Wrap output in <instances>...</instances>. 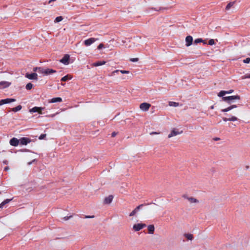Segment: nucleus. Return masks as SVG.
Instances as JSON below:
<instances>
[{
	"label": "nucleus",
	"instance_id": "obj_40",
	"mask_svg": "<svg viewBox=\"0 0 250 250\" xmlns=\"http://www.w3.org/2000/svg\"><path fill=\"white\" fill-rule=\"evenodd\" d=\"M71 217H72V216H65L63 218V220L64 221H66L67 220H68L69 219H70Z\"/></svg>",
	"mask_w": 250,
	"mask_h": 250
},
{
	"label": "nucleus",
	"instance_id": "obj_47",
	"mask_svg": "<svg viewBox=\"0 0 250 250\" xmlns=\"http://www.w3.org/2000/svg\"><path fill=\"white\" fill-rule=\"evenodd\" d=\"M116 134H117V133H116V132H112V134H111V136H112V137H115V136L116 135Z\"/></svg>",
	"mask_w": 250,
	"mask_h": 250
},
{
	"label": "nucleus",
	"instance_id": "obj_23",
	"mask_svg": "<svg viewBox=\"0 0 250 250\" xmlns=\"http://www.w3.org/2000/svg\"><path fill=\"white\" fill-rule=\"evenodd\" d=\"M105 63V61H102V62H97L93 63V66H99L102 65H104Z\"/></svg>",
	"mask_w": 250,
	"mask_h": 250
},
{
	"label": "nucleus",
	"instance_id": "obj_56",
	"mask_svg": "<svg viewBox=\"0 0 250 250\" xmlns=\"http://www.w3.org/2000/svg\"><path fill=\"white\" fill-rule=\"evenodd\" d=\"M248 55L250 56V53L248 54Z\"/></svg>",
	"mask_w": 250,
	"mask_h": 250
},
{
	"label": "nucleus",
	"instance_id": "obj_46",
	"mask_svg": "<svg viewBox=\"0 0 250 250\" xmlns=\"http://www.w3.org/2000/svg\"><path fill=\"white\" fill-rule=\"evenodd\" d=\"M38 69H39V67H34L33 69V70L34 72L37 71L38 72Z\"/></svg>",
	"mask_w": 250,
	"mask_h": 250
},
{
	"label": "nucleus",
	"instance_id": "obj_26",
	"mask_svg": "<svg viewBox=\"0 0 250 250\" xmlns=\"http://www.w3.org/2000/svg\"><path fill=\"white\" fill-rule=\"evenodd\" d=\"M179 104L178 103H176L174 102H169L168 103V105L170 106H174L176 107L179 105Z\"/></svg>",
	"mask_w": 250,
	"mask_h": 250
},
{
	"label": "nucleus",
	"instance_id": "obj_49",
	"mask_svg": "<svg viewBox=\"0 0 250 250\" xmlns=\"http://www.w3.org/2000/svg\"><path fill=\"white\" fill-rule=\"evenodd\" d=\"M58 114V113H55V114H52V115H49V116H48V117H54L55 116V115H56V114Z\"/></svg>",
	"mask_w": 250,
	"mask_h": 250
},
{
	"label": "nucleus",
	"instance_id": "obj_27",
	"mask_svg": "<svg viewBox=\"0 0 250 250\" xmlns=\"http://www.w3.org/2000/svg\"><path fill=\"white\" fill-rule=\"evenodd\" d=\"M21 108H22V106L21 105H19L17 106H16L14 108H13L12 109V110L14 112H17V111L20 110L21 109Z\"/></svg>",
	"mask_w": 250,
	"mask_h": 250
},
{
	"label": "nucleus",
	"instance_id": "obj_50",
	"mask_svg": "<svg viewBox=\"0 0 250 250\" xmlns=\"http://www.w3.org/2000/svg\"><path fill=\"white\" fill-rule=\"evenodd\" d=\"M158 133L156 132H152L151 133H150V134L151 135H152V134H158Z\"/></svg>",
	"mask_w": 250,
	"mask_h": 250
},
{
	"label": "nucleus",
	"instance_id": "obj_24",
	"mask_svg": "<svg viewBox=\"0 0 250 250\" xmlns=\"http://www.w3.org/2000/svg\"><path fill=\"white\" fill-rule=\"evenodd\" d=\"M188 200L191 203H197L199 202L198 200L192 197H190L189 198H188Z\"/></svg>",
	"mask_w": 250,
	"mask_h": 250
},
{
	"label": "nucleus",
	"instance_id": "obj_52",
	"mask_svg": "<svg viewBox=\"0 0 250 250\" xmlns=\"http://www.w3.org/2000/svg\"><path fill=\"white\" fill-rule=\"evenodd\" d=\"M8 167H5L4 168V170H8Z\"/></svg>",
	"mask_w": 250,
	"mask_h": 250
},
{
	"label": "nucleus",
	"instance_id": "obj_19",
	"mask_svg": "<svg viewBox=\"0 0 250 250\" xmlns=\"http://www.w3.org/2000/svg\"><path fill=\"white\" fill-rule=\"evenodd\" d=\"M148 233L150 234H153L154 232L155 228L154 225H150L147 227Z\"/></svg>",
	"mask_w": 250,
	"mask_h": 250
},
{
	"label": "nucleus",
	"instance_id": "obj_33",
	"mask_svg": "<svg viewBox=\"0 0 250 250\" xmlns=\"http://www.w3.org/2000/svg\"><path fill=\"white\" fill-rule=\"evenodd\" d=\"M242 79H250V74H246V75L242 76Z\"/></svg>",
	"mask_w": 250,
	"mask_h": 250
},
{
	"label": "nucleus",
	"instance_id": "obj_16",
	"mask_svg": "<svg viewBox=\"0 0 250 250\" xmlns=\"http://www.w3.org/2000/svg\"><path fill=\"white\" fill-rule=\"evenodd\" d=\"M61 102H62V99L60 97L53 98L49 101V103H54Z\"/></svg>",
	"mask_w": 250,
	"mask_h": 250
},
{
	"label": "nucleus",
	"instance_id": "obj_25",
	"mask_svg": "<svg viewBox=\"0 0 250 250\" xmlns=\"http://www.w3.org/2000/svg\"><path fill=\"white\" fill-rule=\"evenodd\" d=\"M184 235L185 237L188 240H192L193 238V236L191 234L186 233Z\"/></svg>",
	"mask_w": 250,
	"mask_h": 250
},
{
	"label": "nucleus",
	"instance_id": "obj_15",
	"mask_svg": "<svg viewBox=\"0 0 250 250\" xmlns=\"http://www.w3.org/2000/svg\"><path fill=\"white\" fill-rule=\"evenodd\" d=\"M10 85V83L8 82L2 81L0 82V88H4L8 87Z\"/></svg>",
	"mask_w": 250,
	"mask_h": 250
},
{
	"label": "nucleus",
	"instance_id": "obj_36",
	"mask_svg": "<svg viewBox=\"0 0 250 250\" xmlns=\"http://www.w3.org/2000/svg\"><path fill=\"white\" fill-rule=\"evenodd\" d=\"M214 43H215V42H214V40L213 39H210L209 40V41H208L209 45H212L214 44Z\"/></svg>",
	"mask_w": 250,
	"mask_h": 250
},
{
	"label": "nucleus",
	"instance_id": "obj_32",
	"mask_svg": "<svg viewBox=\"0 0 250 250\" xmlns=\"http://www.w3.org/2000/svg\"><path fill=\"white\" fill-rule=\"evenodd\" d=\"M44 69L42 67H39V69H38V73H41V74H42L43 75H44Z\"/></svg>",
	"mask_w": 250,
	"mask_h": 250
},
{
	"label": "nucleus",
	"instance_id": "obj_44",
	"mask_svg": "<svg viewBox=\"0 0 250 250\" xmlns=\"http://www.w3.org/2000/svg\"><path fill=\"white\" fill-rule=\"evenodd\" d=\"M233 90L231 89L229 91H226V94H230L232 93L233 92Z\"/></svg>",
	"mask_w": 250,
	"mask_h": 250
},
{
	"label": "nucleus",
	"instance_id": "obj_38",
	"mask_svg": "<svg viewBox=\"0 0 250 250\" xmlns=\"http://www.w3.org/2000/svg\"><path fill=\"white\" fill-rule=\"evenodd\" d=\"M120 72L122 74H128L129 73V71L127 70H120Z\"/></svg>",
	"mask_w": 250,
	"mask_h": 250
},
{
	"label": "nucleus",
	"instance_id": "obj_30",
	"mask_svg": "<svg viewBox=\"0 0 250 250\" xmlns=\"http://www.w3.org/2000/svg\"><path fill=\"white\" fill-rule=\"evenodd\" d=\"M200 42H203L204 43H205V42H204V41L202 39H195L194 41V43L197 44Z\"/></svg>",
	"mask_w": 250,
	"mask_h": 250
},
{
	"label": "nucleus",
	"instance_id": "obj_1",
	"mask_svg": "<svg viewBox=\"0 0 250 250\" xmlns=\"http://www.w3.org/2000/svg\"><path fill=\"white\" fill-rule=\"evenodd\" d=\"M240 97L239 95H234L230 96L223 97L222 100L224 101L227 102L229 104L231 103V101L233 100H240Z\"/></svg>",
	"mask_w": 250,
	"mask_h": 250
},
{
	"label": "nucleus",
	"instance_id": "obj_14",
	"mask_svg": "<svg viewBox=\"0 0 250 250\" xmlns=\"http://www.w3.org/2000/svg\"><path fill=\"white\" fill-rule=\"evenodd\" d=\"M113 199V196L112 195H109L108 197L105 198L104 200V203L105 204H109L112 201Z\"/></svg>",
	"mask_w": 250,
	"mask_h": 250
},
{
	"label": "nucleus",
	"instance_id": "obj_9",
	"mask_svg": "<svg viewBox=\"0 0 250 250\" xmlns=\"http://www.w3.org/2000/svg\"><path fill=\"white\" fill-rule=\"evenodd\" d=\"M143 206H144V204H141V205H139L138 206H137L134 210H132V211L130 213V214H129V216L130 217L135 216L136 214V213H137V212Z\"/></svg>",
	"mask_w": 250,
	"mask_h": 250
},
{
	"label": "nucleus",
	"instance_id": "obj_4",
	"mask_svg": "<svg viewBox=\"0 0 250 250\" xmlns=\"http://www.w3.org/2000/svg\"><path fill=\"white\" fill-rule=\"evenodd\" d=\"M44 109V107L35 106L30 110V112H38L42 114V111Z\"/></svg>",
	"mask_w": 250,
	"mask_h": 250
},
{
	"label": "nucleus",
	"instance_id": "obj_6",
	"mask_svg": "<svg viewBox=\"0 0 250 250\" xmlns=\"http://www.w3.org/2000/svg\"><path fill=\"white\" fill-rule=\"evenodd\" d=\"M25 77L30 80H38V75L36 73H33L31 74L26 73Z\"/></svg>",
	"mask_w": 250,
	"mask_h": 250
},
{
	"label": "nucleus",
	"instance_id": "obj_48",
	"mask_svg": "<svg viewBox=\"0 0 250 250\" xmlns=\"http://www.w3.org/2000/svg\"><path fill=\"white\" fill-rule=\"evenodd\" d=\"M230 106L231 109H232L234 108H236L237 107V105H231Z\"/></svg>",
	"mask_w": 250,
	"mask_h": 250
},
{
	"label": "nucleus",
	"instance_id": "obj_29",
	"mask_svg": "<svg viewBox=\"0 0 250 250\" xmlns=\"http://www.w3.org/2000/svg\"><path fill=\"white\" fill-rule=\"evenodd\" d=\"M33 86V85L32 83H29L26 85V89L27 90H30L32 88Z\"/></svg>",
	"mask_w": 250,
	"mask_h": 250
},
{
	"label": "nucleus",
	"instance_id": "obj_22",
	"mask_svg": "<svg viewBox=\"0 0 250 250\" xmlns=\"http://www.w3.org/2000/svg\"><path fill=\"white\" fill-rule=\"evenodd\" d=\"M72 77L70 75H66V76L63 77L61 79V81H62V82H65V81H67L68 80H71L72 79Z\"/></svg>",
	"mask_w": 250,
	"mask_h": 250
},
{
	"label": "nucleus",
	"instance_id": "obj_55",
	"mask_svg": "<svg viewBox=\"0 0 250 250\" xmlns=\"http://www.w3.org/2000/svg\"><path fill=\"white\" fill-rule=\"evenodd\" d=\"M52 1H56V0H51Z\"/></svg>",
	"mask_w": 250,
	"mask_h": 250
},
{
	"label": "nucleus",
	"instance_id": "obj_42",
	"mask_svg": "<svg viewBox=\"0 0 250 250\" xmlns=\"http://www.w3.org/2000/svg\"><path fill=\"white\" fill-rule=\"evenodd\" d=\"M119 72H120V70H115L114 71H113L112 72V74H111V75H115V73H118Z\"/></svg>",
	"mask_w": 250,
	"mask_h": 250
},
{
	"label": "nucleus",
	"instance_id": "obj_2",
	"mask_svg": "<svg viewBox=\"0 0 250 250\" xmlns=\"http://www.w3.org/2000/svg\"><path fill=\"white\" fill-rule=\"evenodd\" d=\"M146 227V225L145 224L138 223L133 226V229L135 231H138Z\"/></svg>",
	"mask_w": 250,
	"mask_h": 250
},
{
	"label": "nucleus",
	"instance_id": "obj_53",
	"mask_svg": "<svg viewBox=\"0 0 250 250\" xmlns=\"http://www.w3.org/2000/svg\"><path fill=\"white\" fill-rule=\"evenodd\" d=\"M52 0H50L49 1H48V3L50 4L51 3H52Z\"/></svg>",
	"mask_w": 250,
	"mask_h": 250
},
{
	"label": "nucleus",
	"instance_id": "obj_21",
	"mask_svg": "<svg viewBox=\"0 0 250 250\" xmlns=\"http://www.w3.org/2000/svg\"><path fill=\"white\" fill-rule=\"evenodd\" d=\"M234 3H235V2H234V1H233V2H229V3L227 5V6H226V8H225V10H226V11H228V10H229L230 9V8H231V7L233 6V5H234Z\"/></svg>",
	"mask_w": 250,
	"mask_h": 250
},
{
	"label": "nucleus",
	"instance_id": "obj_10",
	"mask_svg": "<svg viewBox=\"0 0 250 250\" xmlns=\"http://www.w3.org/2000/svg\"><path fill=\"white\" fill-rule=\"evenodd\" d=\"M19 141L21 145H26L31 142V140L28 138L23 137L20 139Z\"/></svg>",
	"mask_w": 250,
	"mask_h": 250
},
{
	"label": "nucleus",
	"instance_id": "obj_7",
	"mask_svg": "<svg viewBox=\"0 0 250 250\" xmlns=\"http://www.w3.org/2000/svg\"><path fill=\"white\" fill-rule=\"evenodd\" d=\"M15 101H16V99L12 98H7L5 99H2L0 101V105H1L3 104H6L12 102H14Z\"/></svg>",
	"mask_w": 250,
	"mask_h": 250
},
{
	"label": "nucleus",
	"instance_id": "obj_20",
	"mask_svg": "<svg viewBox=\"0 0 250 250\" xmlns=\"http://www.w3.org/2000/svg\"><path fill=\"white\" fill-rule=\"evenodd\" d=\"M13 198L8 199H7L5 200H4L1 204H0V208H3V207L6 204L9 203L11 200H12Z\"/></svg>",
	"mask_w": 250,
	"mask_h": 250
},
{
	"label": "nucleus",
	"instance_id": "obj_35",
	"mask_svg": "<svg viewBox=\"0 0 250 250\" xmlns=\"http://www.w3.org/2000/svg\"><path fill=\"white\" fill-rule=\"evenodd\" d=\"M244 63H249L250 62V58H247L243 61Z\"/></svg>",
	"mask_w": 250,
	"mask_h": 250
},
{
	"label": "nucleus",
	"instance_id": "obj_37",
	"mask_svg": "<svg viewBox=\"0 0 250 250\" xmlns=\"http://www.w3.org/2000/svg\"><path fill=\"white\" fill-rule=\"evenodd\" d=\"M46 137V134H41L39 137V139L40 140H42V139H44Z\"/></svg>",
	"mask_w": 250,
	"mask_h": 250
},
{
	"label": "nucleus",
	"instance_id": "obj_11",
	"mask_svg": "<svg viewBox=\"0 0 250 250\" xmlns=\"http://www.w3.org/2000/svg\"><path fill=\"white\" fill-rule=\"evenodd\" d=\"M19 140L16 138H13L10 140V144L12 146H18L19 144Z\"/></svg>",
	"mask_w": 250,
	"mask_h": 250
},
{
	"label": "nucleus",
	"instance_id": "obj_31",
	"mask_svg": "<svg viewBox=\"0 0 250 250\" xmlns=\"http://www.w3.org/2000/svg\"><path fill=\"white\" fill-rule=\"evenodd\" d=\"M226 94V91L222 90L218 94L219 97H223Z\"/></svg>",
	"mask_w": 250,
	"mask_h": 250
},
{
	"label": "nucleus",
	"instance_id": "obj_28",
	"mask_svg": "<svg viewBox=\"0 0 250 250\" xmlns=\"http://www.w3.org/2000/svg\"><path fill=\"white\" fill-rule=\"evenodd\" d=\"M63 20V18L62 16H59L56 18L54 20L55 22H59L62 21Z\"/></svg>",
	"mask_w": 250,
	"mask_h": 250
},
{
	"label": "nucleus",
	"instance_id": "obj_34",
	"mask_svg": "<svg viewBox=\"0 0 250 250\" xmlns=\"http://www.w3.org/2000/svg\"><path fill=\"white\" fill-rule=\"evenodd\" d=\"M230 110H231V107H230V106H229V107H227L226 108L222 109L221 111L223 112H226L229 111Z\"/></svg>",
	"mask_w": 250,
	"mask_h": 250
},
{
	"label": "nucleus",
	"instance_id": "obj_17",
	"mask_svg": "<svg viewBox=\"0 0 250 250\" xmlns=\"http://www.w3.org/2000/svg\"><path fill=\"white\" fill-rule=\"evenodd\" d=\"M223 120L224 122H227V121H235L238 120V118L235 116H232L231 118H227L226 117L223 118Z\"/></svg>",
	"mask_w": 250,
	"mask_h": 250
},
{
	"label": "nucleus",
	"instance_id": "obj_54",
	"mask_svg": "<svg viewBox=\"0 0 250 250\" xmlns=\"http://www.w3.org/2000/svg\"><path fill=\"white\" fill-rule=\"evenodd\" d=\"M211 109H213V106H212L211 107Z\"/></svg>",
	"mask_w": 250,
	"mask_h": 250
},
{
	"label": "nucleus",
	"instance_id": "obj_45",
	"mask_svg": "<svg viewBox=\"0 0 250 250\" xmlns=\"http://www.w3.org/2000/svg\"><path fill=\"white\" fill-rule=\"evenodd\" d=\"M130 61L132 62H137L138 61V58H133V59H131Z\"/></svg>",
	"mask_w": 250,
	"mask_h": 250
},
{
	"label": "nucleus",
	"instance_id": "obj_51",
	"mask_svg": "<svg viewBox=\"0 0 250 250\" xmlns=\"http://www.w3.org/2000/svg\"><path fill=\"white\" fill-rule=\"evenodd\" d=\"M220 140V138H216L214 139V140H215V141H218V140Z\"/></svg>",
	"mask_w": 250,
	"mask_h": 250
},
{
	"label": "nucleus",
	"instance_id": "obj_8",
	"mask_svg": "<svg viewBox=\"0 0 250 250\" xmlns=\"http://www.w3.org/2000/svg\"><path fill=\"white\" fill-rule=\"evenodd\" d=\"M97 40H98L97 39H95L94 38H90L87 40H85L84 41V44L85 46H89V45H90L93 43H94Z\"/></svg>",
	"mask_w": 250,
	"mask_h": 250
},
{
	"label": "nucleus",
	"instance_id": "obj_41",
	"mask_svg": "<svg viewBox=\"0 0 250 250\" xmlns=\"http://www.w3.org/2000/svg\"><path fill=\"white\" fill-rule=\"evenodd\" d=\"M94 217V215H92V216H90V215H85L84 218H93Z\"/></svg>",
	"mask_w": 250,
	"mask_h": 250
},
{
	"label": "nucleus",
	"instance_id": "obj_43",
	"mask_svg": "<svg viewBox=\"0 0 250 250\" xmlns=\"http://www.w3.org/2000/svg\"><path fill=\"white\" fill-rule=\"evenodd\" d=\"M182 197L184 198V199H186L187 200H188V198H189L190 197H188V195L187 194H184L183 196H182Z\"/></svg>",
	"mask_w": 250,
	"mask_h": 250
},
{
	"label": "nucleus",
	"instance_id": "obj_12",
	"mask_svg": "<svg viewBox=\"0 0 250 250\" xmlns=\"http://www.w3.org/2000/svg\"><path fill=\"white\" fill-rule=\"evenodd\" d=\"M193 42V38L191 36H188L186 38V45L187 46H189L192 44Z\"/></svg>",
	"mask_w": 250,
	"mask_h": 250
},
{
	"label": "nucleus",
	"instance_id": "obj_18",
	"mask_svg": "<svg viewBox=\"0 0 250 250\" xmlns=\"http://www.w3.org/2000/svg\"><path fill=\"white\" fill-rule=\"evenodd\" d=\"M180 133L176 131L175 129H173L171 131V133L168 134V138H171L173 136H176L179 134H180Z\"/></svg>",
	"mask_w": 250,
	"mask_h": 250
},
{
	"label": "nucleus",
	"instance_id": "obj_13",
	"mask_svg": "<svg viewBox=\"0 0 250 250\" xmlns=\"http://www.w3.org/2000/svg\"><path fill=\"white\" fill-rule=\"evenodd\" d=\"M56 72V71L52 69L46 68L44 69V75L52 74Z\"/></svg>",
	"mask_w": 250,
	"mask_h": 250
},
{
	"label": "nucleus",
	"instance_id": "obj_5",
	"mask_svg": "<svg viewBox=\"0 0 250 250\" xmlns=\"http://www.w3.org/2000/svg\"><path fill=\"white\" fill-rule=\"evenodd\" d=\"M70 56L68 54L65 55L60 60V62L64 64L67 65L69 63Z\"/></svg>",
	"mask_w": 250,
	"mask_h": 250
},
{
	"label": "nucleus",
	"instance_id": "obj_39",
	"mask_svg": "<svg viewBox=\"0 0 250 250\" xmlns=\"http://www.w3.org/2000/svg\"><path fill=\"white\" fill-rule=\"evenodd\" d=\"M104 46V45L103 43H100L97 47V48L98 49H101L102 48H103Z\"/></svg>",
	"mask_w": 250,
	"mask_h": 250
},
{
	"label": "nucleus",
	"instance_id": "obj_3",
	"mask_svg": "<svg viewBox=\"0 0 250 250\" xmlns=\"http://www.w3.org/2000/svg\"><path fill=\"white\" fill-rule=\"evenodd\" d=\"M150 106V104L147 103H143L140 104V108L143 111H146L148 110Z\"/></svg>",
	"mask_w": 250,
	"mask_h": 250
}]
</instances>
